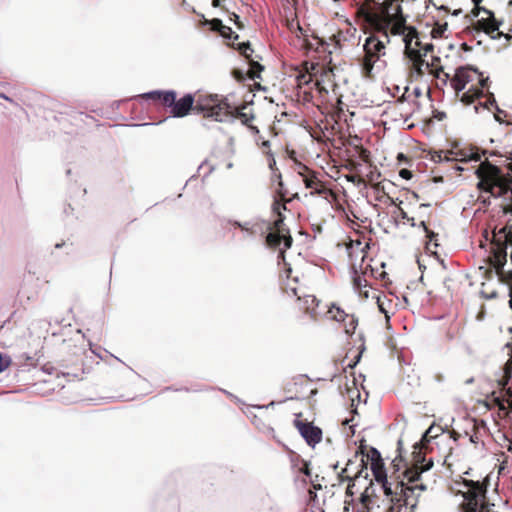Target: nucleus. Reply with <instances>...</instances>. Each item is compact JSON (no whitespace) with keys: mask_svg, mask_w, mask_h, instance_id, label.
I'll return each mask as SVG.
<instances>
[{"mask_svg":"<svg viewBox=\"0 0 512 512\" xmlns=\"http://www.w3.org/2000/svg\"><path fill=\"white\" fill-rule=\"evenodd\" d=\"M355 464L354 460L350 459L348 460L346 467L342 469V471L339 473L340 481L344 482L347 481L345 479L346 476H344L345 473L352 472L354 470V467H352Z\"/></svg>","mask_w":512,"mask_h":512,"instance_id":"2f4dec72","label":"nucleus"},{"mask_svg":"<svg viewBox=\"0 0 512 512\" xmlns=\"http://www.w3.org/2000/svg\"><path fill=\"white\" fill-rule=\"evenodd\" d=\"M294 425L300 435L305 439L309 446L314 447L322 440V430L310 422H303L299 419L294 420Z\"/></svg>","mask_w":512,"mask_h":512,"instance_id":"1a4fd4ad","label":"nucleus"},{"mask_svg":"<svg viewBox=\"0 0 512 512\" xmlns=\"http://www.w3.org/2000/svg\"><path fill=\"white\" fill-rule=\"evenodd\" d=\"M400 214L402 218H407V213L403 209H400Z\"/></svg>","mask_w":512,"mask_h":512,"instance_id":"3c124183","label":"nucleus"},{"mask_svg":"<svg viewBox=\"0 0 512 512\" xmlns=\"http://www.w3.org/2000/svg\"><path fill=\"white\" fill-rule=\"evenodd\" d=\"M481 295H482V297H483V298H485V299H494V298H496V297H497V292H496V291H493V292H491V293H489V294H486L485 292H481Z\"/></svg>","mask_w":512,"mask_h":512,"instance_id":"58836bf2","label":"nucleus"},{"mask_svg":"<svg viewBox=\"0 0 512 512\" xmlns=\"http://www.w3.org/2000/svg\"><path fill=\"white\" fill-rule=\"evenodd\" d=\"M162 92H163L162 90H154V91L144 93L142 96L147 99L160 100L161 96H162Z\"/></svg>","mask_w":512,"mask_h":512,"instance_id":"473e14b6","label":"nucleus"},{"mask_svg":"<svg viewBox=\"0 0 512 512\" xmlns=\"http://www.w3.org/2000/svg\"><path fill=\"white\" fill-rule=\"evenodd\" d=\"M397 488H400V493L402 494L405 503L407 505L410 504L413 507L416 505L417 500L411 502L409 500L410 497L414 495L416 492L426 491L427 485L421 482L412 486H406L403 481H400L397 483Z\"/></svg>","mask_w":512,"mask_h":512,"instance_id":"4468645a","label":"nucleus"},{"mask_svg":"<svg viewBox=\"0 0 512 512\" xmlns=\"http://www.w3.org/2000/svg\"><path fill=\"white\" fill-rule=\"evenodd\" d=\"M507 167H508V170L510 172H512V160L508 163Z\"/></svg>","mask_w":512,"mask_h":512,"instance_id":"13d9d810","label":"nucleus"},{"mask_svg":"<svg viewBox=\"0 0 512 512\" xmlns=\"http://www.w3.org/2000/svg\"><path fill=\"white\" fill-rule=\"evenodd\" d=\"M176 96L177 94L174 90H166L162 92L160 101L163 103L164 106L170 108L171 110L176 99Z\"/></svg>","mask_w":512,"mask_h":512,"instance_id":"412c9836","label":"nucleus"},{"mask_svg":"<svg viewBox=\"0 0 512 512\" xmlns=\"http://www.w3.org/2000/svg\"><path fill=\"white\" fill-rule=\"evenodd\" d=\"M421 225L425 228V230H426V232H427V237L429 238V240H430V241H432V240H433V238H435L437 235H436L434 232L429 231V230L427 229V227L425 226V223H424V222H421Z\"/></svg>","mask_w":512,"mask_h":512,"instance_id":"ea45409f","label":"nucleus"},{"mask_svg":"<svg viewBox=\"0 0 512 512\" xmlns=\"http://www.w3.org/2000/svg\"><path fill=\"white\" fill-rule=\"evenodd\" d=\"M400 175H401L403 178H407L409 175H411V172H410V171H408V170L403 169V170H401V171H400Z\"/></svg>","mask_w":512,"mask_h":512,"instance_id":"de8ad7c7","label":"nucleus"},{"mask_svg":"<svg viewBox=\"0 0 512 512\" xmlns=\"http://www.w3.org/2000/svg\"><path fill=\"white\" fill-rule=\"evenodd\" d=\"M462 512H493L486 503V489L479 481L464 480Z\"/></svg>","mask_w":512,"mask_h":512,"instance_id":"39448f33","label":"nucleus"},{"mask_svg":"<svg viewBox=\"0 0 512 512\" xmlns=\"http://www.w3.org/2000/svg\"><path fill=\"white\" fill-rule=\"evenodd\" d=\"M234 225L250 236H254L256 234L263 235L266 231L270 232L271 230L269 222L258 218L245 222L234 221Z\"/></svg>","mask_w":512,"mask_h":512,"instance_id":"f8f14e48","label":"nucleus"},{"mask_svg":"<svg viewBox=\"0 0 512 512\" xmlns=\"http://www.w3.org/2000/svg\"><path fill=\"white\" fill-rule=\"evenodd\" d=\"M503 370H504V374L505 375H510L511 376V373H512V357H510L506 361Z\"/></svg>","mask_w":512,"mask_h":512,"instance_id":"c9c22d12","label":"nucleus"},{"mask_svg":"<svg viewBox=\"0 0 512 512\" xmlns=\"http://www.w3.org/2000/svg\"><path fill=\"white\" fill-rule=\"evenodd\" d=\"M499 242L504 244L506 247L507 245L512 246V230L508 229L507 226L502 227L498 234H494L492 244H498Z\"/></svg>","mask_w":512,"mask_h":512,"instance_id":"6ab92c4d","label":"nucleus"},{"mask_svg":"<svg viewBox=\"0 0 512 512\" xmlns=\"http://www.w3.org/2000/svg\"><path fill=\"white\" fill-rule=\"evenodd\" d=\"M0 97L4 98V99H6V100H10V98H9V97H7V96H5V95H0Z\"/></svg>","mask_w":512,"mask_h":512,"instance_id":"0e129e2a","label":"nucleus"},{"mask_svg":"<svg viewBox=\"0 0 512 512\" xmlns=\"http://www.w3.org/2000/svg\"><path fill=\"white\" fill-rule=\"evenodd\" d=\"M434 430V426H430L425 433L423 434L420 444L422 447H425L427 443H429L430 438H433L434 436H430V431Z\"/></svg>","mask_w":512,"mask_h":512,"instance_id":"f704fd0d","label":"nucleus"},{"mask_svg":"<svg viewBox=\"0 0 512 512\" xmlns=\"http://www.w3.org/2000/svg\"><path fill=\"white\" fill-rule=\"evenodd\" d=\"M353 287L357 291H361L363 287L367 286V281L364 277L357 273V271L353 270Z\"/></svg>","mask_w":512,"mask_h":512,"instance_id":"bb28decb","label":"nucleus"},{"mask_svg":"<svg viewBox=\"0 0 512 512\" xmlns=\"http://www.w3.org/2000/svg\"><path fill=\"white\" fill-rule=\"evenodd\" d=\"M64 245H65V243H64V242L57 243V244L55 245V248H57V249H58V248L63 247Z\"/></svg>","mask_w":512,"mask_h":512,"instance_id":"5fc2aeb1","label":"nucleus"},{"mask_svg":"<svg viewBox=\"0 0 512 512\" xmlns=\"http://www.w3.org/2000/svg\"><path fill=\"white\" fill-rule=\"evenodd\" d=\"M420 45H421L420 41H419V40H416V41H415V45H414L413 47H416V48H418V49H419ZM433 49H434V45H433L432 43H427V44H425L422 48H420V50H421V58H423V59H424V57H425L429 52L433 51Z\"/></svg>","mask_w":512,"mask_h":512,"instance_id":"7c9ffc66","label":"nucleus"},{"mask_svg":"<svg viewBox=\"0 0 512 512\" xmlns=\"http://www.w3.org/2000/svg\"><path fill=\"white\" fill-rule=\"evenodd\" d=\"M359 458L358 452L355 454V459L357 460Z\"/></svg>","mask_w":512,"mask_h":512,"instance_id":"338daca9","label":"nucleus"},{"mask_svg":"<svg viewBox=\"0 0 512 512\" xmlns=\"http://www.w3.org/2000/svg\"><path fill=\"white\" fill-rule=\"evenodd\" d=\"M493 246L494 248L493 256L491 258V265L494 267L496 274L500 279V274H502V276L507 274L503 271V267L507 261L506 246L500 242L498 244H493Z\"/></svg>","mask_w":512,"mask_h":512,"instance_id":"ddd939ff","label":"nucleus"},{"mask_svg":"<svg viewBox=\"0 0 512 512\" xmlns=\"http://www.w3.org/2000/svg\"><path fill=\"white\" fill-rule=\"evenodd\" d=\"M303 302H304L305 309L307 310V312H309L310 314H313L315 307L318 305V301H317L316 297L313 295H305L303 297Z\"/></svg>","mask_w":512,"mask_h":512,"instance_id":"a878e982","label":"nucleus"},{"mask_svg":"<svg viewBox=\"0 0 512 512\" xmlns=\"http://www.w3.org/2000/svg\"><path fill=\"white\" fill-rule=\"evenodd\" d=\"M444 76H445L444 81L446 82V81L449 79V77H450V76H449V74H448V73H444Z\"/></svg>","mask_w":512,"mask_h":512,"instance_id":"680f3d73","label":"nucleus"},{"mask_svg":"<svg viewBox=\"0 0 512 512\" xmlns=\"http://www.w3.org/2000/svg\"><path fill=\"white\" fill-rule=\"evenodd\" d=\"M488 80H489L488 77L487 78H480L479 79V84L481 86V88H480L481 90H482V88H484L487 85Z\"/></svg>","mask_w":512,"mask_h":512,"instance_id":"37998d69","label":"nucleus"},{"mask_svg":"<svg viewBox=\"0 0 512 512\" xmlns=\"http://www.w3.org/2000/svg\"><path fill=\"white\" fill-rule=\"evenodd\" d=\"M453 169H454L455 171H463V170H464V169H463L461 166H459V165H455V166L453 167Z\"/></svg>","mask_w":512,"mask_h":512,"instance_id":"864d4df0","label":"nucleus"},{"mask_svg":"<svg viewBox=\"0 0 512 512\" xmlns=\"http://www.w3.org/2000/svg\"><path fill=\"white\" fill-rule=\"evenodd\" d=\"M10 364V360L4 358L0 353V373L3 372Z\"/></svg>","mask_w":512,"mask_h":512,"instance_id":"e433bc0d","label":"nucleus"},{"mask_svg":"<svg viewBox=\"0 0 512 512\" xmlns=\"http://www.w3.org/2000/svg\"><path fill=\"white\" fill-rule=\"evenodd\" d=\"M357 471L353 476L347 475L345 479L349 482L347 490L350 491L351 487L354 486V483L351 485V482L353 481H360L361 479L367 480L369 473H368V465L367 461H365L364 454L360 456V463L357 465L356 468H358Z\"/></svg>","mask_w":512,"mask_h":512,"instance_id":"dca6fc26","label":"nucleus"},{"mask_svg":"<svg viewBox=\"0 0 512 512\" xmlns=\"http://www.w3.org/2000/svg\"><path fill=\"white\" fill-rule=\"evenodd\" d=\"M414 93H415V95H416V96H420V95H421V90H420V88H415V89H414Z\"/></svg>","mask_w":512,"mask_h":512,"instance_id":"603ef678","label":"nucleus"},{"mask_svg":"<svg viewBox=\"0 0 512 512\" xmlns=\"http://www.w3.org/2000/svg\"><path fill=\"white\" fill-rule=\"evenodd\" d=\"M232 16H233V17H234V19H235V24H236L239 28H241L242 26H241L240 21H239V16H238L237 14H235V13H233V14H232Z\"/></svg>","mask_w":512,"mask_h":512,"instance_id":"09e8293b","label":"nucleus"},{"mask_svg":"<svg viewBox=\"0 0 512 512\" xmlns=\"http://www.w3.org/2000/svg\"><path fill=\"white\" fill-rule=\"evenodd\" d=\"M440 73H443V67H439V68L435 69V71H433L434 76L437 78L440 77Z\"/></svg>","mask_w":512,"mask_h":512,"instance_id":"49530a36","label":"nucleus"},{"mask_svg":"<svg viewBox=\"0 0 512 512\" xmlns=\"http://www.w3.org/2000/svg\"><path fill=\"white\" fill-rule=\"evenodd\" d=\"M481 106H483L484 108H488V105H495L496 107V110H497V113L495 114V119L496 121L498 122H502V114L505 116V112L503 110H501L497 105H496V101L493 97H491L487 102H485L484 104L483 103H480Z\"/></svg>","mask_w":512,"mask_h":512,"instance_id":"c85d7f7f","label":"nucleus"},{"mask_svg":"<svg viewBox=\"0 0 512 512\" xmlns=\"http://www.w3.org/2000/svg\"><path fill=\"white\" fill-rule=\"evenodd\" d=\"M413 454L415 464L413 467L407 468L404 473V478L407 479L409 483L421 481V475L433 467L432 459L426 460L422 458L421 451H414Z\"/></svg>","mask_w":512,"mask_h":512,"instance_id":"0eeeda50","label":"nucleus"},{"mask_svg":"<svg viewBox=\"0 0 512 512\" xmlns=\"http://www.w3.org/2000/svg\"><path fill=\"white\" fill-rule=\"evenodd\" d=\"M365 461L371 462V471L374 477L381 478L382 472H385L384 465L382 463L381 454L376 448H370Z\"/></svg>","mask_w":512,"mask_h":512,"instance_id":"2eb2a0df","label":"nucleus"},{"mask_svg":"<svg viewBox=\"0 0 512 512\" xmlns=\"http://www.w3.org/2000/svg\"><path fill=\"white\" fill-rule=\"evenodd\" d=\"M439 61H440V58L438 56H433L431 63H429L430 64V68L435 66L436 63L439 62Z\"/></svg>","mask_w":512,"mask_h":512,"instance_id":"a18cd8bd","label":"nucleus"},{"mask_svg":"<svg viewBox=\"0 0 512 512\" xmlns=\"http://www.w3.org/2000/svg\"><path fill=\"white\" fill-rule=\"evenodd\" d=\"M303 182L306 188L314 190L313 193H321L319 181L315 177L303 176Z\"/></svg>","mask_w":512,"mask_h":512,"instance_id":"393cba45","label":"nucleus"},{"mask_svg":"<svg viewBox=\"0 0 512 512\" xmlns=\"http://www.w3.org/2000/svg\"><path fill=\"white\" fill-rule=\"evenodd\" d=\"M472 2L475 5L474 10L472 11L475 16H478L480 11H483L487 15L486 18L483 17L480 20H478V24L481 26V28L486 33H492L497 31L501 25V22H498L495 19L493 12L484 7L479 6L482 0H472Z\"/></svg>","mask_w":512,"mask_h":512,"instance_id":"9d476101","label":"nucleus"},{"mask_svg":"<svg viewBox=\"0 0 512 512\" xmlns=\"http://www.w3.org/2000/svg\"><path fill=\"white\" fill-rule=\"evenodd\" d=\"M378 306H379V309L381 312H383L386 316L387 319H389V316L387 314V311L385 310V308L383 307V303H381L380 301H378Z\"/></svg>","mask_w":512,"mask_h":512,"instance_id":"c03bdc74","label":"nucleus"},{"mask_svg":"<svg viewBox=\"0 0 512 512\" xmlns=\"http://www.w3.org/2000/svg\"><path fill=\"white\" fill-rule=\"evenodd\" d=\"M477 440H478V438H477V437H474V436H471V437H470V441H471V442H473V443H476V442H477Z\"/></svg>","mask_w":512,"mask_h":512,"instance_id":"4d7b16f0","label":"nucleus"},{"mask_svg":"<svg viewBox=\"0 0 512 512\" xmlns=\"http://www.w3.org/2000/svg\"><path fill=\"white\" fill-rule=\"evenodd\" d=\"M286 210V205L280 200H275L272 205V211L277 215L274 220L275 231L268 232L266 235V244L272 248H279L280 255L284 258V251L291 247L293 239L288 234V230L284 228L283 211Z\"/></svg>","mask_w":512,"mask_h":512,"instance_id":"20e7f679","label":"nucleus"},{"mask_svg":"<svg viewBox=\"0 0 512 512\" xmlns=\"http://www.w3.org/2000/svg\"><path fill=\"white\" fill-rule=\"evenodd\" d=\"M238 50L241 54L250 60V56L253 53V49L251 48L250 42H243L238 45Z\"/></svg>","mask_w":512,"mask_h":512,"instance_id":"c756f323","label":"nucleus"},{"mask_svg":"<svg viewBox=\"0 0 512 512\" xmlns=\"http://www.w3.org/2000/svg\"><path fill=\"white\" fill-rule=\"evenodd\" d=\"M212 99H215V96L211 97L210 100H206L203 102L198 101L196 104H198V103H213ZM194 102H195V99H194L193 94H191V93L185 94L183 97H181L178 100L175 99L173 107L170 110V116L173 118H183V117L187 116L192 109L195 110L197 113H199L196 110L197 105L194 106Z\"/></svg>","mask_w":512,"mask_h":512,"instance_id":"423d86ee","label":"nucleus"},{"mask_svg":"<svg viewBox=\"0 0 512 512\" xmlns=\"http://www.w3.org/2000/svg\"><path fill=\"white\" fill-rule=\"evenodd\" d=\"M221 5V0H212V6L217 8V7H220Z\"/></svg>","mask_w":512,"mask_h":512,"instance_id":"8fccbe9b","label":"nucleus"},{"mask_svg":"<svg viewBox=\"0 0 512 512\" xmlns=\"http://www.w3.org/2000/svg\"><path fill=\"white\" fill-rule=\"evenodd\" d=\"M508 4H509V6H512V0H510Z\"/></svg>","mask_w":512,"mask_h":512,"instance_id":"774afa93","label":"nucleus"},{"mask_svg":"<svg viewBox=\"0 0 512 512\" xmlns=\"http://www.w3.org/2000/svg\"><path fill=\"white\" fill-rule=\"evenodd\" d=\"M510 378H511L510 375L503 374L502 378L498 380V384H499V386L502 387V389H504L506 391L507 394L512 396V392L510 391V389H506V385L508 384Z\"/></svg>","mask_w":512,"mask_h":512,"instance_id":"72a5a7b5","label":"nucleus"},{"mask_svg":"<svg viewBox=\"0 0 512 512\" xmlns=\"http://www.w3.org/2000/svg\"><path fill=\"white\" fill-rule=\"evenodd\" d=\"M475 174L479 179L477 188L481 192H486L495 198H499L511 190V176L503 174L498 166L491 164L489 161L482 162L475 170Z\"/></svg>","mask_w":512,"mask_h":512,"instance_id":"f03ea898","label":"nucleus"},{"mask_svg":"<svg viewBox=\"0 0 512 512\" xmlns=\"http://www.w3.org/2000/svg\"><path fill=\"white\" fill-rule=\"evenodd\" d=\"M508 451L512 452V442L509 444Z\"/></svg>","mask_w":512,"mask_h":512,"instance_id":"e2e57ef3","label":"nucleus"},{"mask_svg":"<svg viewBox=\"0 0 512 512\" xmlns=\"http://www.w3.org/2000/svg\"><path fill=\"white\" fill-rule=\"evenodd\" d=\"M264 67L257 61L250 59V74L249 77L252 80L259 79L260 73L263 71Z\"/></svg>","mask_w":512,"mask_h":512,"instance_id":"b1692460","label":"nucleus"},{"mask_svg":"<svg viewBox=\"0 0 512 512\" xmlns=\"http://www.w3.org/2000/svg\"><path fill=\"white\" fill-rule=\"evenodd\" d=\"M290 28H291V30L296 29L300 34H303V29H302V27L299 25V23H298V22H296V23H291Z\"/></svg>","mask_w":512,"mask_h":512,"instance_id":"a19ab883","label":"nucleus"},{"mask_svg":"<svg viewBox=\"0 0 512 512\" xmlns=\"http://www.w3.org/2000/svg\"><path fill=\"white\" fill-rule=\"evenodd\" d=\"M361 12L365 18L376 27L377 31L380 32V35L371 34L366 37L363 44L364 56L361 63L362 71L366 77H369L377 63H384L381 58L385 56L386 44L390 41L387 28L391 22V15L387 9L382 13H378L369 7H362Z\"/></svg>","mask_w":512,"mask_h":512,"instance_id":"f257e3e1","label":"nucleus"},{"mask_svg":"<svg viewBox=\"0 0 512 512\" xmlns=\"http://www.w3.org/2000/svg\"><path fill=\"white\" fill-rule=\"evenodd\" d=\"M495 400L500 407H503V404L500 402L499 398H496Z\"/></svg>","mask_w":512,"mask_h":512,"instance_id":"bf43d9fd","label":"nucleus"},{"mask_svg":"<svg viewBox=\"0 0 512 512\" xmlns=\"http://www.w3.org/2000/svg\"><path fill=\"white\" fill-rule=\"evenodd\" d=\"M405 55L413 64V71L416 75L421 76L424 73L425 69H430L429 62L425 61V59L421 58V50L413 47L412 38L405 37Z\"/></svg>","mask_w":512,"mask_h":512,"instance_id":"6e6552de","label":"nucleus"},{"mask_svg":"<svg viewBox=\"0 0 512 512\" xmlns=\"http://www.w3.org/2000/svg\"><path fill=\"white\" fill-rule=\"evenodd\" d=\"M369 488L370 487H367L366 490L361 494V501L363 503L369 499V494H368Z\"/></svg>","mask_w":512,"mask_h":512,"instance_id":"79ce46f5","label":"nucleus"},{"mask_svg":"<svg viewBox=\"0 0 512 512\" xmlns=\"http://www.w3.org/2000/svg\"><path fill=\"white\" fill-rule=\"evenodd\" d=\"M213 103H198L196 110L203 116L212 118L217 122H233L235 119H240L245 125L254 119V115L243 112L241 109L233 108L227 100L212 99Z\"/></svg>","mask_w":512,"mask_h":512,"instance_id":"7ed1b4c3","label":"nucleus"},{"mask_svg":"<svg viewBox=\"0 0 512 512\" xmlns=\"http://www.w3.org/2000/svg\"><path fill=\"white\" fill-rule=\"evenodd\" d=\"M214 23L217 25V28L223 37L232 38L233 35V39H238V35L235 34L230 27L223 25L221 20L216 19L214 20Z\"/></svg>","mask_w":512,"mask_h":512,"instance_id":"5701e85b","label":"nucleus"},{"mask_svg":"<svg viewBox=\"0 0 512 512\" xmlns=\"http://www.w3.org/2000/svg\"><path fill=\"white\" fill-rule=\"evenodd\" d=\"M433 117L438 121H442L446 118V113L443 111H435Z\"/></svg>","mask_w":512,"mask_h":512,"instance_id":"4c0bfd02","label":"nucleus"},{"mask_svg":"<svg viewBox=\"0 0 512 512\" xmlns=\"http://www.w3.org/2000/svg\"><path fill=\"white\" fill-rule=\"evenodd\" d=\"M472 72L478 76L481 75L477 69H470L466 67H460L456 69L455 75L450 81V84L456 93L463 91L467 83L474 80Z\"/></svg>","mask_w":512,"mask_h":512,"instance_id":"9b49d317","label":"nucleus"},{"mask_svg":"<svg viewBox=\"0 0 512 512\" xmlns=\"http://www.w3.org/2000/svg\"><path fill=\"white\" fill-rule=\"evenodd\" d=\"M450 154L452 157V161H461V162H467V161H480L481 157L477 151H474L473 149H459V150H450Z\"/></svg>","mask_w":512,"mask_h":512,"instance_id":"f3484780","label":"nucleus"},{"mask_svg":"<svg viewBox=\"0 0 512 512\" xmlns=\"http://www.w3.org/2000/svg\"><path fill=\"white\" fill-rule=\"evenodd\" d=\"M338 468V463H336L335 465H333V470H337Z\"/></svg>","mask_w":512,"mask_h":512,"instance_id":"69168bd1","label":"nucleus"},{"mask_svg":"<svg viewBox=\"0 0 512 512\" xmlns=\"http://www.w3.org/2000/svg\"><path fill=\"white\" fill-rule=\"evenodd\" d=\"M359 359H360V354L357 356V359H356V361L354 362V364H353V365H350V366H351V367L355 366V365H356V363L359 361Z\"/></svg>","mask_w":512,"mask_h":512,"instance_id":"052dcab7","label":"nucleus"},{"mask_svg":"<svg viewBox=\"0 0 512 512\" xmlns=\"http://www.w3.org/2000/svg\"><path fill=\"white\" fill-rule=\"evenodd\" d=\"M292 291H293L294 295L298 297L299 300L302 299V297L297 294V290L295 288H293Z\"/></svg>","mask_w":512,"mask_h":512,"instance_id":"6e6d98bb","label":"nucleus"},{"mask_svg":"<svg viewBox=\"0 0 512 512\" xmlns=\"http://www.w3.org/2000/svg\"><path fill=\"white\" fill-rule=\"evenodd\" d=\"M482 95L483 91L480 88L473 87L462 94L461 102L465 104H471L475 99L480 98Z\"/></svg>","mask_w":512,"mask_h":512,"instance_id":"aec40b11","label":"nucleus"},{"mask_svg":"<svg viewBox=\"0 0 512 512\" xmlns=\"http://www.w3.org/2000/svg\"><path fill=\"white\" fill-rule=\"evenodd\" d=\"M375 480L379 483L382 484V488L384 490V493L385 495L387 496H397L398 494L400 495L399 498L396 497V500L397 501H400L401 498H403L402 494L400 493V488H397V485L395 486V490L392 489V484L390 482H388L387 480V475H386V472H382V477L381 478H377V477H374Z\"/></svg>","mask_w":512,"mask_h":512,"instance_id":"a211bd4d","label":"nucleus"},{"mask_svg":"<svg viewBox=\"0 0 512 512\" xmlns=\"http://www.w3.org/2000/svg\"><path fill=\"white\" fill-rule=\"evenodd\" d=\"M329 313L331 314L332 318L338 322L344 321L347 317V314L341 308L336 307L335 305H332Z\"/></svg>","mask_w":512,"mask_h":512,"instance_id":"cd10ccee","label":"nucleus"},{"mask_svg":"<svg viewBox=\"0 0 512 512\" xmlns=\"http://www.w3.org/2000/svg\"><path fill=\"white\" fill-rule=\"evenodd\" d=\"M431 160L435 163L449 162L452 161V157L449 151H433L431 152Z\"/></svg>","mask_w":512,"mask_h":512,"instance_id":"4be33fe9","label":"nucleus"}]
</instances>
